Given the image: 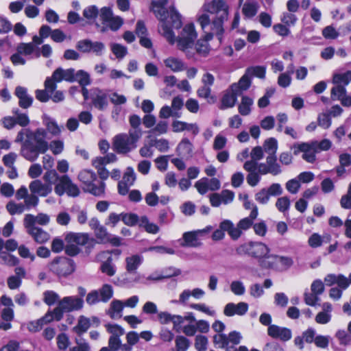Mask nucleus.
<instances>
[{
  "label": "nucleus",
  "mask_w": 351,
  "mask_h": 351,
  "mask_svg": "<svg viewBox=\"0 0 351 351\" xmlns=\"http://www.w3.org/2000/svg\"><path fill=\"white\" fill-rule=\"evenodd\" d=\"M167 2V0H152V10L160 21L158 31L171 45L176 42L178 49L190 57L189 49L193 48L197 36L195 26L193 23L186 24L176 38L172 28L181 27V15L173 7L166 10L164 6Z\"/></svg>",
  "instance_id": "1"
},
{
  "label": "nucleus",
  "mask_w": 351,
  "mask_h": 351,
  "mask_svg": "<svg viewBox=\"0 0 351 351\" xmlns=\"http://www.w3.org/2000/svg\"><path fill=\"white\" fill-rule=\"evenodd\" d=\"M47 132L44 128H37L34 131L29 128L21 130L15 138V143H21L20 154L25 160L34 162L40 154L50 149L54 155L61 154L64 149V142L54 140L49 143L46 141Z\"/></svg>",
  "instance_id": "2"
},
{
  "label": "nucleus",
  "mask_w": 351,
  "mask_h": 351,
  "mask_svg": "<svg viewBox=\"0 0 351 351\" xmlns=\"http://www.w3.org/2000/svg\"><path fill=\"white\" fill-rule=\"evenodd\" d=\"M204 11L213 15L212 19L204 13L198 16V22L207 33L206 40H210L213 35L221 36L223 32V23L228 18V5L223 0H213L205 3Z\"/></svg>",
  "instance_id": "3"
},
{
  "label": "nucleus",
  "mask_w": 351,
  "mask_h": 351,
  "mask_svg": "<svg viewBox=\"0 0 351 351\" xmlns=\"http://www.w3.org/2000/svg\"><path fill=\"white\" fill-rule=\"evenodd\" d=\"M270 248L264 243L258 241H249L239 245L236 248L238 255H247L256 259L259 265L266 269V263L269 261V257L271 256Z\"/></svg>",
  "instance_id": "4"
},
{
  "label": "nucleus",
  "mask_w": 351,
  "mask_h": 351,
  "mask_svg": "<svg viewBox=\"0 0 351 351\" xmlns=\"http://www.w3.org/2000/svg\"><path fill=\"white\" fill-rule=\"evenodd\" d=\"M100 18L102 25L96 23L95 26L98 31L104 33L108 29L116 32L123 24V19L119 16H114L112 10L110 7H103L100 10Z\"/></svg>",
  "instance_id": "5"
},
{
  "label": "nucleus",
  "mask_w": 351,
  "mask_h": 351,
  "mask_svg": "<svg viewBox=\"0 0 351 351\" xmlns=\"http://www.w3.org/2000/svg\"><path fill=\"white\" fill-rule=\"evenodd\" d=\"M78 179L84 184L86 190L93 195L101 196L104 194L106 184L104 182H100L99 185L95 184L97 175L94 171L84 169L80 172Z\"/></svg>",
  "instance_id": "6"
},
{
  "label": "nucleus",
  "mask_w": 351,
  "mask_h": 351,
  "mask_svg": "<svg viewBox=\"0 0 351 351\" xmlns=\"http://www.w3.org/2000/svg\"><path fill=\"white\" fill-rule=\"evenodd\" d=\"M74 73V69L70 68L64 69L60 67L58 68L53 71L51 77H48L46 79L45 82L46 90L49 93L53 92L56 88V83L60 82L62 80L73 82Z\"/></svg>",
  "instance_id": "7"
},
{
  "label": "nucleus",
  "mask_w": 351,
  "mask_h": 351,
  "mask_svg": "<svg viewBox=\"0 0 351 351\" xmlns=\"http://www.w3.org/2000/svg\"><path fill=\"white\" fill-rule=\"evenodd\" d=\"M84 300L77 296H66L60 300L55 308V313L58 319H61L64 313L80 310L83 307Z\"/></svg>",
  "instance_id": "8"
},
{
  "label": "nucleus",
  "mask_w": 351,
  "mask_h": 351,
  "mask_svg": "<svg viewBox=\"0 0 351 351\" xmlns=\"http://www.w3.org/2000/svg\"><path fill=\"white\" fill-rule=\"evenodd\" d=\"M54 191L58 196H62L66 193L70 197H77L80 194L78 186L72 182L67 175L61 176L58 178L55 184Z\"/></svg>",
  "instance_id": "9"
},
{
  "label": "nucleus",
  "mask_w": 351,
  "mask_h": 351,
  "mask_svg": "<svg viewBox=\"0 0 351 351\" xmlns=\"http://www.w3.org/2000/svg\"><path fill=\"white\" fill-rule=\"evenodd\" d=\"M49 269L58 276H66L74 271L75 265L71 259L60 256L54 258L50 263Z\"/></svg>",
  "instance_id": "10"
},
{
  "label": "nucleus",
  "mask_w": 351,
  "mask_h": 351,
  "mask_svg": "<svg viewBox=\"0 0 351 351\" xmlns=\"http://www.w3.org/2000/svg\"><path fill=\"white\" fill-rule=\"evenodd\" d=\"M213 229L211 226H208L202 230L186 232L182 235L183 241L180 245L183 247H197L202 245L200 237L209 232Z\"/></svg>",
  "instance_id": "11"
},
{
  "label": "nucleus",
  "mask_w": 351,
  "mask_h": 351,
  "mask_svg": "<svg viewBox=\"0 0 351 351\" xmlns=\"http://www.w3.org/2000/svg\"><path fill=\"white\" fill-rule=\"evenodd\" d=\"M112 146L114 150L118 154H127L136 147L125 133L114 136L112 139Z\"/></svg>",
  "instance_id": "12"
},
{
  "label": "nucleus",
  "mask_w": 351,
  "mask_h": 351,
  "mask_svg": "<svg viewBox=\"0 0 351 351\" xmlns=\"http://www.w3.org/2000/svg\"><path fill=\"white\" fill-rule=\"evenodd\" d=\"M158 318L160 324H167L169 322L173 324V328L178 330L181 325L184 323V319H193V313H187L184 316L171 315L167 312H160L158 313Z\"/></svg>",
  "instance_id": "13"
},
{
  "label": "nucleus",
  "mask_w": 351,
  "mask_h": 351,
  "mask_svg": "<svg viewBox=\"0 0 351 351\" xmlns=\"http://www.w3.org/2000/svg\"><path fill=\"white\" fill-rule=\"evenodd\" d=\"M90 99L93 106L97 110L104 111L108 106V93L99 88L91 89Z\"/></svg>",
  "instance_id": "14"
},
{
  "label": "nucleus",
  "mask_w": 351,
  "mask_h": 351,
  "mask_svg": "<svg viewBox=\"0 0 351 351\" xmlns=\"http://www.w3.org/2000/svg\"><path fill=\"white\" fill-rule=\"evenodd\" d=\"M136 175L134 169L131 167H128L122 178L118 183V193L121 195H126L128 193L130 187L132 186L136 181Z\"/></svg>",
  "instance_id": "15"
},
{
  "label": "nucleus",
  "mask_w": 351,
  "mask_h": 351,
  "mask_svg": "<svg viewBox=\"0 0 351 351\" xmlns=\"http://www.w3.org/2000/svg\"><path fill=\"white\" fill-rule=\"evenodd\" d=\"M269 261L266 263V269H273L279 271L287 270L293 264V259L288 256H280L272 254L271 256L269 257Z\"/></svg>",
  "instance_id": "16"
},
{
  "label": "nucleus",
  "mask_w": 351,
  "mask_h": 351,
  "mask_svg": "<svg viewBox=\"0 0 351 351\" xmlns=\"http://www.w3.org/2000/svg\"><path fill=\"white\" fill-rule=\"evenodd\" d=\"M234 198V192L228 189L223 190L221 193H213L209 197L210 203L213 207L229 204L233 202Z\"/></svg>",
  "instance_id": "17"
},
{
  "label": "nucleus",
  "mask_w": 351,
  "mask_h": 351,
  "mask_svg": "<svg viewBox=\"0 0 351 351\" xmlns=\"http://www.w3.org/2000/svg\"><path fill=\"white\" fill-rule=\"evenodd\" d=\"M298 149L294 152L295 154H298L299 152H303L302 158L308 162L313 163L316 160L315 154L318 153L317 151L313 146L312 142L302 143L294 145Z\"/></svg>",
  "instance_id": "18"
},
{
  "label": "nucleus",
  "mask_w": 351,
  "mask_h": 351,
  "mask_svg": "<svg viewBox=\"0 0 351 351\" xmlns=\"http://www.w3.org/2000/svg\"><path fill=\"white\" fill-rule=\"evenodd\" d=\"M29 189L32 193L40 197H47L52 191L51 184L43 183L39 180L31 182Z\"/></svg>",
  "instance_id": "19"
},
{
  "label": "nucleus",
  "mask_w": 351,
  "mask_h": 351,
  "mask_svg": "<svg viewBox=\"0 0 351 351\" xmlns=\"http://www.w3.org/2000/svg\"><path fill=\"white\" fill-rule=\"evenodd\" d=\"M268 335L274 339H279L281 341H287L292 337L290 329L280 327L277 325H270L267 329Z\"/></svg>",
  "instance_id": "20"
},
{
  "label": "nucleus",
  "mask_w": 351,
  "mask_h": 351,
  "mask_svg": "<svg viewBox=\"0 0 351 351\" xmlns=\"http://www.w3.org/2000/svg\"><path fill=\"white\" fill-rule=\"evenodd\" d=\"M247 310L248 304L245 302H241L237 304L230 302L225 306L223 313L228 317H232L235 315L242 316L247 313Z\"/></svg>",
  "instance_id": "21"
},
{
  "label": "nucleus",
  "mask_w": 351,
  "mask_h": 351,
  "mask_svg": "<svg viewBox=\"0 0 351 351\" xmlns=\"http://www.w3.org/2000/svg\"><path fill=\"white\" fill-rule=\"evenodd\" d=\"M164 65L174 73H178L186 69L185 62L180 58L169 56L163 60Z\"/></svg>",
  "instance_id": "22"
},
{
  "label": "nucleus",
  "mask_w": 351,
  "mask_h": 351,
  "mask_svg": "<svg viewBox=\"0 0 351 351\" xmlns=\"http://www.w3.org/2000/svg\"><path fill=\"white\" fill-rule=\"evenodd\" d=\"M16 51L25 56L30 58L40 57L39 48L34 46V43H21L18 45Z\"/></svg>",
  "instance_id": "23"
},
{
  "label": "nucleus",
  "mask_w": 351,
  "mask_h": 351,
  "mask_svg": "<svg viewBox=\"0 0 351 351\" xmlns=\"http://www.w3.org/2000/svg\"><path fill=\"white\" fill-rule=\"evenodd\" d=\"M43 122L46 128L45 131L47 133H49L53 136H58L61 134L63 127L58 125L54 119L47 115H44Z\"/></svg>",
  "instance_id": "24"
},
{
  "label": "nucleus",
  "mask_w": 351,
  "mask_h": 351,
  "mask_svg": "<svg viewBox=\"0 0 351 351\" xmlns=\"http://www.w3.org/2000/svg\"><path fill=\"white\" fill-rule=\"evenodd\" d=\"M15 95L19 99V106L23 108H27L31 106L33 98L27 93L26 88L17 86L15 89Z\"/></svg>",
  "instance_id": "25"
},
{
  "label": "nucleus",
  "mask_w": 351,
  "mask_h": 351,
  "mask_svg": "<svg viewBox=\"0 0 351 351\" xmlns=\"http://www.w3.org/2000/svg\"><path fill=\"white\" fill-rule=\"evenodd\" d=\"M143 262V257L139 254H133L125 258V269L130 274H135Z\"/></svg>",
  "instance_id": "26"
},
{
  "label": "nucleus",
  "mask_w": 351,
  "mask_h": 351,
  "mask_svg": "<svg viewBox=\"0 0 351 351\" xmlns=\"http://www.w3.org/2000/svg\"><path fill=\"white\" fill-rule=\"evenodd\" d=\"M88 239V235L86 233L68 232L64 237L66 243H72L77 246L86 245Z\"/></svg>",
  "instance_id": "27"
},
{
  "label": "nucleus",
  "mask_w": 351,
  "mask_h": 351,
  "mask_svg": "<svg viewBox=\"0 0 351 351\" xmlns=\"http://www.w3.org/2000/svg\"><path fill=\"white\" fill-rule=\"evenodd\" d=\"M239 94H236L235 91L231 90V86L224 93L222 99L220 109L224 110L234 107L237 101Z\"/></svg>",
  "instance_id": "28"
},
{
  "label": "nucleus",
  "mask_w": 351,
  "mask_h": 351,
  "mask_svg": "<svg viewBox=\"0 0 351 351\" xmlns=\"http://www.w3.org/2000/svg\"><path fill=\"white\" fill-rule=\"evenodd\" d=\"M123 302L119 300H114L111 302L106 314L113 319H118L122 317V311L123 310Z\"/></svg>",
  "instance_id": "29"
},
{
  "label": "nucleus",
  "mask_w": 351,
  "mask_h": 351,
  "mask_svg": "<svg viewBox=\"0 0 351 351\" xmlns=\"http://www.w3.org/2000/svg\"><path fill=\"white\" fill-rule=\"evenodd\" d=\"M251 83V77L245 72V74L241 77L238 83H233L230 86L231 90L232 91H235L236 94L241 95L243 91L247 90L250 87Z\"/></svg>",
  "instance_id": "30"
},
{
  "label": "nucleus",
  "mask_w": 351,
  "mask_h": 351,
  "mask_svg": "<svg viewBox=\"0 0 351 351\" xmlns=\"http://www.w3.org/2000/svg\"><path fill=\"white\" fill-rule=\"evenodd\" d=\"M220 228L225 230L233 240L238 239L242 234L240 228L238 226L235 227L230 220H223L221 222Z\"/></svg>",
  "instance_id": "31"
},
{
  "label": "nucleus",
  "mask_w": 351,
  "mask_h": 351,
  "mask_svg": "<svg viewBox=\"0 0 351 351\" xmlns=\"http://www.w3.org/2000/svg\"><path fill=\"white\" fill-rule=\"evenodd\" d=\"M32 237L34 240L38 243H44L48 241L50 239V234L43 229L36 227L33 230H29L27 232Z\"/></svg>",
  "instance_id": "32"
},
{
  "label": "nucleus",
  "mask_w": 351,
  "mask_h": 351,
  "mask_svg": "<svg viewBox=\"0 0 351 351\" xmlns=\"http://www.w3.org/2000/svg\"><path fill=\"white\" fill-rule=\"evenodd\" d=\"M204 291L199 288H195L192 291L186 289L180 293L179 302L184 304L189 300L190 296H193L195 299H200L204 295Z\"/></svg>",
  "instance_id": "33"
},
{
  "label": "nucleus",
  "mask_w": 351,
  "mask_h": 351,
  "mask_svg": "<svg viewBox=\"0 0 351 351\" xmlns=\"http://www.w3.org/2000/svg\"><path fill=\"white\" fill-rule=\"evenodd\" d=\"M330 240V236L326 234L321 236L318 233L312 234L308 239V244L313 248H317L322 245L324 243H328Z\"/></svg>",
  "instance_id": "34"
},
{
  "label": "nucleus",
  "mask_w": 351,
  "mask_h": 351,
  "mask_svg": "<svg viewBox=\"0 0 351 351\" xmlns=\"http://www.w3.org/2000/svg\"><path fill=\"white\" fill-rule=\"evenodd\" d=\"M254 100L252 98L244 95L241 97V103L238 106L239 112L243 116L249 115L252 111Z\"/></svg>",
  "instance_id": "35"
},
{
  "label": "nucleus",
  "mask_w": 351,
  "mask_h": 351,
  "mask_svg": "<svg viewBox=\"0 0 351 351\" xmlns=\"http://www.w3.org/2000/svg\"><path fill=\"white\" fill-rule=\"evenodd\" d=\"M265 162L269 167L270 174L278 176L282 172L280 165L277 162L276 156H267Z\"/></svg>",
  "instance_id": "36"
},
{
  "label": "nucleus",
  "mask_w": 351,
  "mask_h": 351,
  "mask_svg": "<svg viewBox=\"0 0 351 351\" xmlns=\"http://www.w3.org/2000/svg\"><path fill=\"white\" fill-rule=\"evenodd\" d=\"M117 160V156L113 153H109L105 156L96 157L92 160V165L95 167L104 166Z\"/></svg>",
  "instance_id": "37"
},
{
  "label": "nucleus",
  "mask_w": 351,
  "mask_h": 351,
  "mask_svg": "<svg viewBox=\"0 0 351 351\" xmlns=\"http://www.w3.org/2000/svg\"><path fill=\"white\" fill-rule=\"evenodd\" d=\"M100 270L103 274L111 277L113 276L117 271L115 265L112 263V258L109 256L106 261L101 263Z\"/></svg>",
  "instance_id": "38"
},
{
  "label": "nucleus",
  "mask_w": 351,
  "mask_h": 351,
  "mask_svg": "<svg viewBox=\"0 0 351 351\" xmlns=\"http://www.w3.org/2000/svg\"><path fill=\"white\" fill-rule=\"evenodd\" d=\"M263 149L265 151L267 156H276L278 150V141L274 138H269L265 141Z\"/></svg>",
  "instance_id": "39"
},
{
  "label": "nucleus",
  "mask_w": 351,
  "mask_h": 351,
  "mask_svg": "<svg viewBox=\"0 0 351 351\" xmlns=\"http://www.w3.org/2000/svg\"><path fill=\"white\" fill-rule=\"evenodd\" d=\"M74 82H78L82 86H86L90 84L89 74L84 70L75 71Z\"/></svg>",
  "instance_id": "40"
},
{
  "label": "nucleus",
  "mask_w": 351,
  "mask_h": 351,
  "mask_svg": "<svg viewBox=\"0 0 351 351\" xmlns=\"http://www.w3.org/2000/svg\"><path fill=\"white\" fill-rule=\"evenodd\" d=\"M351 82V71L342 73H337L334 75L333 83L346 86Z\"/></svg>",
  "instance_id": "41"
},
{
  "label": "nucleus",
  "mask_w": 351,
  "mask_h": 351,
  "mask_svg": "<svg viewBox=\"0 0 351 351\" xmlns=\"http://www.w3.org/2000/svg\"><path fill=\"white\" fill-rule=\"evenodd\" d=\"M99 294L101 302H107L113 296L112 287L108 284L104 285L99 290Z\"/></svg>",
  "instance_id": "42"
},
{
  "label": "nucleus",
  "mask_w": 351,
  "mask_h": 351,
  "mask_svg": "<svg viewBox=\"0 0 351 351\" xmlns=\"http://www.w3.org/2000/svg\"><path fill=\"white\" fill-rule=\"evenodd\" d=\"M90 326V320H89V318L82 315L79 317L77 325L74 328V330L77 334H82L86 332Z\"/></svg>",
  "instance_id": "43"
},
{
  "label": "nucleus",
  "mask_w": 351,
  "mask_h": 351,
  "mask_svg": "<svg viewBox=\"0 0 351 351\" xmlns=\"http://www.w3.org/2000/svg\"><path fill=\"white\" fill-rule=\"evenodd\" d=\"M139 226L143 227L147 232L152 234H156L159 230L158 226L155 223H150L145 216L140 218Z\"/></svg>",
  "instance_id": "44"
},
{
  "label": "nucleus",
  "mask_w": 351,
  "mask_h": 351,
  "mask_svg": "<svg viewBox=\"0 0 351 351\" xmlns=\"http://www.w3.org/2000/svg\"><path fill=\"white\" fill-rule=\"evenodd\" d=\"M193 144L187 138H184L181 141L178 146L180 154L183 156L191 155L193 152Z\"/></svg>",
  "instance_id": "45"
},
{
  "label": "nucleus",
  "mask_w": 351,
  "mask_h": 351,
  "mask_svg": "<svg viewBox=\"0 0 351 351\" xmlns=\"http://www.w3.org/2000/svg\"><path fill=\"white\" fill-rule=\"evenodd\" d=\"M195 322L196 319L194 316L193 319H184V323L187 322L188 324L182 327V330L183 333H184L186 336H194L197 332V328L195 324Z\"/></svg>",
  "instance_id": "46"
},
{
  "label": "nucleus",
  "mask_w": 351,
  "mask_h": 351,
  "mask_svg": "<svg viewBox=\"0 0 351 351\" xmlns=\"http://www.w3.org/2000/svg\"><path fill=\"white\" fill-rule=\"evenodd\" d=\"M242 11L245 16L252 18L257 13V4L254 2H246L243 6Z\"/></svg>",
  "instance_id": "47"
},
{
  "label": "nucleus",
  "mask_w": 351,
  "mask_h": 351,
  "mask_svg": "<svg viewBox=\"0 0 351 351\" xmlns=\"http://www.w3.org/2000/svg\"><path fill=\"white\" fill-rule=\"evenodd\" d=\"M6 208L9 213L12 215L16 214H21L25 210V206L23 203H15L14 202H10L6 205Z\"/></svg>",
  "instance_id": "48"
},
{
  "label": "nucleus",
  "mask_w": 351,
  "mask_h": 351,
  "mask_svg": "<svg viewBox=\"0 0 351 351\" xmlns=\"http://www.w3.org/2000/svg\"><path fill=\"white\" fill-rule=\"evenodd\" d=\"M110 49L118 59L123 58L128 53L127 47L118 43L110 44Z\"/></svg>",
  "instance_id": "49"
},
{
  "label": "nucleus",
  "mask_w": 351,
  "mask_h": 351,
  "mask_svg": "<svg viewBox=\"0 0 351 351\" xmlns=\"http://www.w3.org/2000/svg\"><path fill=\"white\" fill-rule=\"evenodd\" d=\"M242 339V336L240 332L237 331H232L227 335V342H228V351H230V349L233 348L234 346L238 345Z\"/></svg>",
  "instance_id": "50"
},
{
  "label": "nucleus",
  "mask_w": 351,
  "mask_h": 351,
  "mask_svg": "<svg viewBox=\"0 0 351 351\" xmlns=\"http://www.w3.org/2000/svg\"><path fill=\"white\" fill-rule=\"evenodd\" d=\"M19 260L16 257L11 255L5 252L0 253V264L6 265L8 266H14L17 265Z\"/></svg>",
  "instance_id": "51"
},
{
  "label": "nucleus",
  "mask_w": 351,
  "mask_h": 351,
  "mask_svg": "<svg viewBox=\"0 0 351 351\" xmlns=\"http://www.w3.org/2000/svg\"><path fill=\"white\" fill-rule=\"evenodd\" d=\"M138 216L132 213H122V221L128 226H134L139 223Z\"/></svg>",
  "instance_id": "52"
},
{
  "label": "nucleus",
  "mask_w": 351,
  "mask_h": 351,
  "mask_svg": "<svg viewBox=\"0 0 351 351\" xmlns=\"http://www.w3.org/2000/svg\"><path fill=\"white\" fill-rule=\"evenodd\" d=\"M245 72L250 76V77L256 76L263 79L265 77L266 69L265 66H256L247 68Z\"/></svg>",
  "instance_id": "53"
},
{
  "label": "nucleus",
  "mask_w": 351,
  "mask_h": 351,
  "mask_svg": "<svg viewBox=\"0 0 351 351\" xmlns=\"http://www.w3.org/2000/svg\"><path fill=\"white\" fill-rule=\"evenodd\" d=\"M59 299V295L53 291H46L43 293V301L49 306L53 305Z\"/></svg>",
  "instance_id": "54"
},
{
  "label": "nucleus",
  "mask_w": 351,
  "mask_h": 351,
  "mask_svg": "<svg viewBox=\"0 0 351 351\" xmlns=\"http://www.w3.org/2000/svg\"><path fill=\"white\" fill-rule=\"evenodd\" d=\"M99 13V9L96 5H92L84 8L83 10V16L88 20H93L97 18Z\"/></svg>",
  "instance_id": "55"
},
{
  "label": "nucleus",
  "mask_w": 351,
  "mask_h": 351,
  "mask_svg": "<svg viewBox=\"0 0 351 351\" xmlns=\"http://www.w3.org/2000/svg\"><path fill=\"white\" fill-rule=\"evenodd\" d=\"M227 138L221 133L218 134L214 139L213 148L214 150H222L227 144Z\"/></svg>",
  "instance_id": "56"
},
{
  "label": "nucleus",
  "mask_w": 351,
  "mask_h": 351,
  "mask_svg": "<svg viewBox=\"0 0 351 351\" xmlns=\"http://www.w3.org/2000/svg\"><path fill=\"white\" fill-rule=\"evenodd\" d=\"M346 95V89L344 86L338 84L335 85L331 89V99L332 100H338L339 101V98H342L344 95Z\"/></svg>",
  "instance_id": "57"
},
{
  "label": "nucleus",
  "mask_w": 351,
  "mask_h": 351,
  "mask_svg": "<svg viewBox=\"0 0 351 351\" xmlns=\"http://www.w3.org/2000/svg\"><path fill=\"white\" fill-rule=\"evenodd\" d=\"M151 146L155 147L161 152H167L169 149V141L165 138L155 139L152 141Z\"/></svg>",
  "instance_id": "58"
},
{
  "label": "nucleus",
  "mask_w": 351,
  "mask_h": 351,
  "mask_svg": "<svg viewBox=\"0 0 351 351\" xmlns=\"http://www.w3.org/2000/svg\"><path fill=\"white\" fill-rule=\"evenodd\" d=\"M122 221V213L117 214L116 213H110L105 221V224L108 226L114 228L118 223Z\"/></svg>",
  "instance_id": "59"
},
{
  "label": "nucleus",
  "mask_w": 351,
  "mask_h": 351,
  "mask_svg": "<svg viewBox=\"0 0 351 351\" xmlns=\"http://www.w3.org/2000/svg\"><path fill=\"white\" fill-rule=\"evenodd\" d=\"M108 98L110 99V101L117 106L124 104L127 101V98L125 96L123 95H120L117 92L108 93Z\"/></svg>",
  "instance_id": "60"
},
{
  "label": "nucleus",
  "mask_w": 351,
  "mask_h": 351,
  "mask_svg": "<svg viewBox=\"0 0 351 351\" xmlns=\"http://www.w3.org/2000/svg\"><path fill=\"white\" fill-rule=\"evenodd\" d=\"M230 290L236 295H242L245 293V287L241 281L234 280L230 284Z\"/></svg>",
  "instance_id": "61"
},
{
  "label": "nucleus",
  "mask_w": 351,
  "mask_h": 351,
  "mask_svg": "<svg viewBox=\"0 0 351 351\" xmlns=\"http://www.w3.org/2000/svg\"><path fill=\"white\" fill-rule=\"evenodd\" d=\"M290 199L287 196L278 198L276 202L277 209L282 213L288 210L290 207Z\"/></svg>",
  "instance_id": "62"
},
{
  "label": "nucleus",
  "mask_w": 351,
  "mask_h": 351,
  "mask_svg": "<svg viewBox=\"0 0 351 351\" xmlns=\"http://www.w3.org/2000/svg\"><path fill=\"white\" fill-rule=\"evenodd\" d=\"M175 342L178 351H185L190 346L189 340L181 335L176 337Z\"/></svg>",
  "instance_id": "63"
},
{
  "label": "nucleus",
  "mask_w": 351,
  "mask_h": 351,
  "mask_svg": "<svg viewBox=\"0 0 351 351\" xmlns=\"http://www.w3.org/2000/svg\"><path fill=\"white\" fill-rule=\"evenodd\" d=\"M208 339L203 335H197L195 339V347L198 351H206L207 350Z\"/></svg>",
  "instance_id": "64"
}]
</instances>
